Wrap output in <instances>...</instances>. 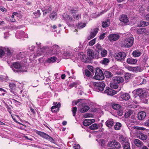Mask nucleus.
I'll list each match as a JSON object with an SVG mask.
<instances>
[{"mask_svg": "<svg viewBox=\"0 0 149 149\" xmlns=\"http://www.w3.org/2000/svg\"><path fill=\"white\" fill-rule=\"evenodd\" d=\"M93 90L97 92L103 91L105 86V84L103 81L94 82L93 83Z\"/></svg>", "mask_w": 149, "mask_h": 149, "instance_id": "nucleus-1", "label": "nucleus"}, {"mask_svg": "<svg viewBox=\"0 0 149 149\" xmlns=\"http://www.w3.org/2000/svg\"><path fill=\"white\" fill-rule=\"evenodd\" d=\"M132 93L136 96H139L141 97L145 98L147 95L146 91L142 88H139L134 90Z\"/></svg>", "mask_w": 149, "mask_h": 149, "instance_id": "nucleus-2", "label": "nucleus"}, {"mask_svg": "<svg viewBox=\"0 0 149 149\" xmlns=\"http://www.w3.org/2000/svg\"><path fill=\"white\" fill-rule=\"evenodd\" d=\"M99 51H96V52H94L92 49H88L87 50V55L89 59H97L99 58Z\"/></svg>", "mask_w": 149, "mask_h": 149, "instance_id": "nucleus-3", "label": "nucleus"}, {"mask_svg": "<svg viewBox=\"0 0 149 149\" xmlns=\"http://www.w3.org/2000/svg\"><path fill=\"white\" fill-rule=\"evenodd\" d=\"M94 79L98 80H102L104 79V77L102 70L99 68H97L95 70Z\"/></svg>", "mask_w": 149, "mask_h": 149, "instance_id": "nucleus-4", "label": "nucleus"}, {"mask_svg": "<svg viewBox=\"0 0 149 149\" xmlns=\"http://www.w3.org/2000/svg\"><path fill=\"white\" fill-rule=\"evenodd\" d=\"M107 146L108 147H112L108 149H118L121 147L120 144L115 140H112L109 142Z\"/></svg>", "mask_w": 149, "mask_h": 149, "instance_id": "nucleus-5", "label": "nucleus"}, {"mask_svg": "<svg viewBox=\"0 0 149 149\" xmlns=\"http://www.w3.org/2000/svg\"><path fill=\"white\" fill-rule=\"evenodd\" d=\"M126 57V54L125 52H120L116 53L115 55V59L118 61H123Z\"/></svg>", "mask_w": 149, "mask_h": 149, "instance_id": "nucleus-6", "label": "nucleus"}, {"mask_svg": "<svg viewBox=\"0 0 149 149\" xmlns=\"http://www.w3.org/2000/svg\"><path fill=\"white\" fill-rule=\"evenodd\" d=\"M134 38L130 37L126 38L124 41V45L126 47H129L131 46L133 44Z\"/></svg>", "mask_w": 149, "mask_h": 149, "instance_id": "nucleus-7", "label": "nucleus"}, {"mask_svg": "<svg viewBox=\"0 0 149 149\" xmlns=\"http://www.w3.org/2000/svg\"><path fill=\"white\" fill-rule=\"evenodd\" d=\"M79 105L81 106L79 111L81 113L87 111L90 109L89 107L86 105V103H80Z\"/></svg>", "mask_w": 149, "mask_h": 149, "instance_id": "nucleus-8", "label": "nucleus"}, {"mask_svg": "<svg viewBox=\"0 0 149 149\" xmlns=\"http://www.w3.org/2000/svg\"><path fill=\"white\" fill-rule=\"evenodd\" d=\"M113 82L115 84H118L123 83L124 80L122 77L120 76H116L113 78Z\"/></svg>", "mask_w": 149, "mask_h": 149, "instance_id": "nucleus-9", "label": "nucleus"}, {"mask_svg": "<svg viewBox=\"0 0 149 149\" xmlns=\"http://www.w3.org/2000/svg\"><path fill=\"white\" fill-rule=\"evenodd\" d=\"M98 30L99 29L98 28H95L91 29L90 34L87 37V39L90 40L93 38L97 33Z\"/></svg>", "mask_w": 149, "mask_h": 149, "instance_id": "nucleus-10", "label": "nucleus"}, {"mask_svg": "<svg viewBox=\"0 0 149 149\" xmlns=\"http://www.w3.org/2000/svg\"><path fill=\"white\" fill-rule=\"evenodd\" d=\"M70 13L73 16L74 18L78 20L81 18V14L77 13V10L74 9H71Z\"/></svg>", "mask_w": 149, "mask_h": 149, "instance_id": "nucleus-11", "label": "nucleus"}, {"mask_svg": "<svg viewBox=\"0 0 149 149\" xmlns=\"http://www.w3.org/2000/svg\"><path fill=\"white\" fill-rule=\"evenodd\" d=\"M119 38L120 36L118 34H111L109 35L108 39L110 41H114L117 40Z\"/></svg>", "mask_w": 149, "mask_h": 149, "instance_id": "nucleus-12", "label": "nucleus"}, {"mask_svg": "<svg viewBox=\"0 0 149 149\" xmlns=\"http://www.w3.org/2000/svg\"><path fill=\"white\" fill-rule=\"evenodd\" d=\"M13 66L14 68L19 70V71L22 72H24L25 70H22V65L21 64L19 63L16 62L13 63Z\"/></svg>", "mask_w": 149, "mask_h": 149, "instance_id": "nucleus-13", "label": "nucleus"}, {"mask_svg": "<svg viewBox=\"0 0 149 149\" xmlns=\"http://www.w3.org/2000/svg\"><path fill=\"white\" fill-rule=\"evenodd\" d=\"M137 84L138 85L145 84L146 83V80L143 77L139 76L136 78Z\"/></svg>", "mask_w": 149, "mask_h": 149, "instance_id": "nucleus-14", "label": "nucleus"}, {"mask_svg": "<svg viewBox=\"0 0 149 149\" xmlns=\"http://www.w3.org/2000/svg\"><path fill=\"white\" fill-rule=\"evenodd\" d=\"M104 92L108 95H112L116 94L117 93V91L111 89L108 87H107Z\"/></svg>", "mask_w": 149, "mask_h": 149, "instance_id": "nucleus-15", "label": "nucleus"}, {"mask_svg": "<svg viewBox=\"0 0 149 149\" xmlns=\"http://www.w3.org/2000/svg\"><path fill=\"white\" fill-rule=\"evenodd\" d=\"M130 97V94L128 93H124L121 94L120 98L123 100L127 101L129 100Z\"/></svg>", "mask_w": 149, "mask_h": 149, "instance_id": "nucleus-16", "label": "nucleus"}, {"mask_svg": "<svg viewBox=\"0 0 149 149\" xmlns=\"http://www.w3.org/2000/svg\"><path fill=\"white\" fill-rule=\"evenodd\" d=\"M20 34L21 35H23V38H27L28 37V35L27 34L25 33V32L23 31H21L19 32L17 31L16 33L15 36L18 39L20 38V37L22 36H19V34Z\"/></svg>", "mask_w": 149, "mask_h": 149, "instance_id": "nucleus-17", "label": "nucleus"}, {"mask_svg": "<svg viewBox=\"0 0 149 149\" xmlns=\"http://www.w3.org/2000/svg\"><path fill=\"white\" fill-rule=\"evenodd\" d=\"M146 116V113L143 111L139 112L138 114V118L139 120H141L143 119Z\"/></svg>", "mask_w": 149, "mask_h": 149, "instance_id": "nucleus-18", "label": "nucleus"}, {"mask_svg": "<svg viewBox=\"0 0 149 149\" xmlns=\"http://www.w3.org/2000/svg\"><path fill=\"white\" fill-rule=\"evenodd\" d=\"M119 19L120 21L124 23H127L129 22L128 18L125 15H123L120 17Z\"/></svg>", "mask_w": 149, "mask_h": 149, "instance_id": "nucleus-19", "label": "nucleus"}, {"mask_svg": "<svg viewBox=\"0 0 149 149\" xmlns=\"http://www.w3.org/2000/svg\"><path fill=\"white\" fill-rule=\"evenodd\" d=\"M36 132L37 134L46 139H47L48 137H49V135L43 132L38 130H36Z\"/></svg>", "mask_w": 149, "mask_h": 149, "instance_id": "nucleus-20", "label": "nucleus"}, {"mask_svg": "<svg viewBox=\"0 0 149 149\" xmlns=\"http://www.w3.org/2000/svg\"><path fill=\"white\" fill-rule=\"evenodd\" d=\"M137 61L136 59L130 58L127 59L126 62L127 63L130 64H135L137 63Z\"/></svg>", "mask_w": 149, "mask_h": 149, "instance_id": "nucleus-21", "label": "nucleus"}, {"mask_svg": "<svg viewBox=\"0 0 149 149\" xmlns=\"http://www.w3.org/2000/svg\"><path fill=\"white\" fill-rule=\"evenodd\" d=\"M62 16L64 19L67 22H69L72 21V18L69 17L67 14L64 13Z\"/></svg>", "mask_w": 149, "mask_h": 149, "instance_id": "nucleus-22", "label": "nucleus"}, {"mask_svg": "<svg viewBox=\"0 0 149 149\" xmlns=\"http://www.w3.org/2000/svg\"><path fill=\"white\" fill-rule=\"evenodd\" d=\"M137 136L138 138L142 140H145L147 138V136L146 135L142 133H137Z\"/></svg>", "mask_w": 149, "mask_h": 149, "instance_id": "nucleus-23", "label": "nucleus"}, {"mask_svg": "<svg viewBox=\"0 0 149 149\" xmlns=\"http://www.w3.org/2000/svg\"><path fill=\"white\" fill-rule=\"evenodd\" d=\"M42 11L43 12L44 15H45L46 14L49 13V12L52 10V8L51 7H48L46 6L44 8L42 9Z\"/></svg>", "mask_w": 149, "mask_h": 149, "instance_id": "nucleus-24", "label": "nucleus"}, {"mask_svg": "<svg viewBox=\"0 0 149 149\" xmlns=\"http://www.w3.org/2000/svg\"><path fill=\"white\" fill-rule=\"evenodd\" d=\"M134 142L136 146L138 147H140L143 144L141 141L137 139H135L134 140Z\"/></svg>", "mask_w": 149, "mask_h": 149, "instance_id": "nucleus-25", "label": "nucleus"}, {"mask_svg": "<svg viewBox=\"0 0 149 149\" xmlns=\"http://www.w3.org/2000/svg\"><path fill=\"white\" fill-rule=\"evenodd\" d=\"M110 24V21L109 19L104 21L102 23V26L103 27L105 28L109 26Z\"/></svg>", "mask_w": 149, "mask_h": 149, "instance_id": "nucleus-26", "label": "nucleus"}, {"mask_svg": "<svg viewBox=\"0 0 149 149\" xmlns=\"http://www.w3.org/2000/svg\"><path fill=\"white\" fill-rule=\"evenodd\" d=\"M107 126L109 128L111 127L113 125V121L112 119H110L108 120L105 123Z\"/></svg>", "mask_w": 149, "mask_h": 149, "instance_id": "nucleus-27", "label": "nucleus"}, {"mask_svg": "<svg viewBox=\"0 0 149 149\" xmlns=\"http://www.w3.org/2000/svg\"><path fill=\"white\" fill-rule=\"evenodd\" d=\"M57 59L56 57L53 56L48 58L46 61V62L48 63H53L55 62Z\"/></svg>", "mask_w": 149, "mask_h": 149, "instance_id": "nucleus-28", "label": "nucleus"}, {"mask_svg": "<svg viewBox=\"0 0 149 149\" xmlns=\"http://www.w3.org/2000/svg\"><path fill=\"white\" fill-rule=\"evenodd\" d=\"M128 127L129 129V130L130 131H132V129L133 128H134L135 129L141 130H145V128L144 127H140L138 126H134V127H130L129 126H128Z\"/></svg>", "mask_w": 149, "mask_h": 149, "instance_id": "nucleus-29", "label": "nucleus"}, {"mask_svg": "<svg viewBox=\"0 0 149 149\" xmlns=\"http://www.w3.org/2000/svg\"><path fill=\"white\" fill-rule=\"evenodd\" d=\"M79 56L81 61H82L86 62L87 61V58L86 55H84L83 53L80 54Z\"/></svg>", "mask_w": 149, "mask_h": 149, "instance_id": "nucleus-30", "label": "nucleus"}, {"mask_svg": "<svg viewBox=\"0 0 149 149\" xmlns=\"http://www.w3.org/2000/svg\"><path fill=\"white\" fill-rule=\"evenodd\" d=\"M99 126L96 123H94L91 125L89 127V128L92 130H94L98 129L99 127Z\"/></svg>", "mask_w": 149, "mask_h": 149, "instance_id": "nucleus-31", "label": "nucleus"}, {"mask_svg": "<svg viewBox=\"0 0 149 149\" xmlns=\"http://www.w3.org/2000/svg\"><path fill=\"white\" fill-rule=\"evenodd\" d=\"M83 124L85 126H88L91 124V121L90 119H85L83 122Z\"/></svg>", "mask_w": 149, "mask_h": 149, "instance_id": "nucleus-32", "label": "nucleus"}, {"mask_svg": "<svg viewBox=\"0 0 149 149\" xmlns=\"http://www.w3.org/2000/svg\"><path fill=\"white\" fill-rule=\"evenodd\" d=\"M86 25V24L85 23L80 22L78 24L77 26L78 29H81L85 27Z\"/></svg>", "mask_w": 149, "mask_h": 149, "instance_id": "nucleus-33", "label": "nucleus"}, {"mask_svg": "<svg viewBox=\"0 0 149 149\" xmlns=\"http://www.w3.org/2000/svg\"><path fill=\"white\" fill-rule=\"evenodd\" d=\"M133 56L135 57H138L141 55V52L138 50L134 51L132 53Z\"/></svg>", "mask_w": 149, "mask_h": 149, "instance_id": "nucleus-34", "label": "nucleus"}, {"mask_svg": "<svg viewBox=\"0 0 149 149\" xmlns=\"http://www.w3.org/2000/svg\"><path fill=\"white\" fill-rule=\"evenodd\" d=\"M104 74L106 77L107 78H110L112 76V74L108 71H105Z\"/></svg>", "mask_w": 149, "mask_h": 149, "instance_id": "nucleus-35", "label": "nucleus"}, {"mask_svg": "<svg viewBox=\"0 0 149 149\" xmlns=\"http://www.w3.org/2000/svg\"><path fill=\"white\" fill-rule=\"evenodd\" d=\"M122 126V125L119 122H117L114 126V128L116 130L120 129Z\"/></svg>", "mask_w": 149, "mask_h": 149, "instance_id": "nucleus-36", "label": "nucleus"}, {"mask_svg": "<svg viewBox=\"0 0 149 149\" xmlns=\"http://www.w3.org/2000/svg\"><path fill=\"white\" fill-rule=\"evenodd\" d=\"M133 111L131 110H130L127 111L125 112V118L129 117L133 113Z\"/></svg>", "mask_w": 149, "mask_h": 149, "instance_id": "nucleus-37", "label": "nucleus"}, {"mask_svg": "<svg viewBox=\"0 0 149 149\" xmlns=\"http://www.w3.org/2000/svg\"><path fill=\"white\" fill-rule=\"evenodd\" d=\"M148 24V23L147 22H146L143 21H141L140 22V27H144L147 26Z\"/></svg>", "mask_w": 149, "mask_h": 149, "instance_id": "nucleus-38", "label": "nucleus"}, {"mask_svg": "<svg viewBox=\"0 0 149 149\" xmlns=\"http://www.w3.org/2000/svg\"><path fill=\"white\" fill-rule=\"evenodd\" d=\"M96 140L98 142L99 144L101 145V146H104L105 143V141L104 139H101L99 140H98L97 139H96Z\"/></svg>", "mask_w": 149, "mask_h": 149, "instance_id": "nucleus-39", "label": "nucleus"}, {"mask_svg": "<svg viewBox=\"0 0 149 149\" xmlns=\"http://www.w3.org/2000/svg\"><path fill=\"white\" fill-rule=\"evenodd\" d=\"M60 108L59 104L58 105L57 107H56L55 106H53L51 108V110L52 112H54L58 110Z\"/></svg>", "mask_w": 149, "mask_h": 149, "instance_id": "nucleus-40", "label": "nucleus"}, {"mask_svg": "<svg viewBox=\"0 0 149 149\" xmlns=\"http://www.w3.org/2000/svg\"><path fill=\"white\" fill-rule=\"evenodd\" d=\"M112 107L115 110H119L121 107V106L118 104H114L112 105Z\"/></svg>", "mask_w": 149, "mask_h": 149, "instance_id": "nucleus-41", "label": "nucleus"}, {"mask_svg": "<svg viewBox=\"0 0 149 149\" xmlns=\"http://www.w3.org/2000/svg\"><path fill=\"white\" fill-rule=\"evenodd\" d=\"M123 145L124 149H130V143L126 141Z\"/></svg>", "mask_w": 149, "mask_h": 149, "instance_id": "nucleus-42", "label": "nucleus"}, {"mask_svg": "<svg viewBox=\"0 0 149 149\" xmlns=\"http://www.w3.org/2000/svg\"><path fill=\"white\" fill-rule=\"evenodd\" d=\"M56 17V14L55 12H53L50 15V17L52 19H55Z\"/></svg>", "mask_w": 149, "mask_h": 149, "instance_id": "nucleus-43", "label": "nucleus"}, {"mask_svg": "<svg viewBox=\"0 0 149 149\" xmlns=\"http://www.w3.org/2000/svg\"><path fill=\"white\" fill-rule=\"evenodd\" d=\"M70 52L68 51H66L64 53H63V54L64 56L66 57L65 58H68L70 57Z\"/></svg>", "mask_w": 149, "mask_h": 149, "instance_id": "nucleus-44", "label": "nucleus"}, {"mask_svg": "<svg viewBox=\"0 0 149 149\" xmlns=\"http://www.w3.org/2000/svg\"><path fill=\"white\" fill-rule=\"evenodd\" d=\"M33 14L35 16V17L38 18L39 17L40 15V13L39 10H37V11L33 13Z\"/></svg>", "mask_w": 149, "mask_h": 149, "instance_id": "nucleus-45", "label": "nucleus"}, {"mask_svg": "<svg viewBox=\"0 0 149 149\" xmlns=\"http://www.w3.org/2000/svg\"><path fill=\"white\" fill-rule=\"evenodd\" d=\"M109 62V60L107 58H104L103 60L101 61V63L104 65H107Z\"/></svg>", "mask_w": 149, "mask_h": 149, "instance_id": "nucleus-46", "label": "nucleus"}, {"mask_svg": "<svg viewBox=\"0 0 149 149\" xmlns=\"http://www.w3.org/2000/svg\"><path fill=\"white\" fill-rule=\"evenodd\" d=\"M141 68L139 66L134 67V72H141L142 71Z\"/></svg>", "mask_w": 149, "mask_h": 149, "instance_id": "nucleus-47", "label": "nucleus"}, {"mask_svg": "<svg viewBox=\"0 0 149 149\" xmlns=\"http://www.w3.org/2000/svg\"><path fill=\"white\" fill-rule=\"evenodd\" d=\"M107 51L105 49L103 50L101 52V56L102 57H105L107 54Z\"/></svg>", "mask_w": 149, "mask_h": 149, "instance_id": "nucleus-48", "label": "nucleus"}, {"mask_svg": "<svg viewBox=\"0 0 149 149\" xmlns=\"http://www.w3.org/2000/svg\"><path fill=\"white\" fill-rule=\"evenodd\" d=\"M95 48H96L97 49L99 50H101L102 49V47L101 45L97 43L96 44L95 46Z\"/></svg>", "mask_w": 149, "mask_h": 149, "instance_id": "nucleus-49", "label": "nucleus"}, {"mask_svg": "<svg viewBox=\"0 0 149 149\" xmlns=\"http://www.w3.org/2000/svg\"><path fill=\"white\" fill-rule=\"evenodd\" d=\"M96 40V38H94L89 42L88 45L91 46L93 45L95 43Z\"/></svg>", "mask_w": 149, "mask_h": 149, "instance_id": "nucleus-50", "label": "nucleus"}, {"mask_svg": "<svg viewBox=\"0 0 149 149\" xmlns=\"http://www.w3.org/2000/svg\"><path fill=\"white\" fill-rule=\"evenodd\" d=\"M41 49L38 48V50L37 52V55H34L33 57H36L37 56H40L42 55L43 52H40L41 50Z\"/></svg>", "mask_w": 149, "mask_h": 149, "instance_id": "nucleus-51", "label": "nucleus"}, {"mask_svg": "<svg viewBox=\"0 0 149 149\" xmlns=\"http://www.w3.org/2000/svg\"><path fill=\"white\" fill-rule=\"evenodd\" d=\"M145 30L146 29L144 28H141L138 30L137 32L139 34H142L145 31Z\"/></svg>", "mask_w": 149, "mask_h": 149, "instance_id": "nucleus-52", "label": "nucleus"}, {"mask_svg": "<svg viewBox=\"0 0 149 149\" xmlns=\"http://www.w3.org/2000/svg\"><path fill=\"white\" fill-rule=\"evenodd\" d=\"M4 51H5L7 52V55H10L11 54V52L10 49L7 47H4L3 48Z\"/></svg>", "mask_w": 149, "mask_h": 149, "instance_id": "nucleus-53", "label": "nucleus"}, {"mask_svg": "<svg viewBox=\"0 0 149 149\" xmlns=\"http://www.w3.org/2000/svg\"><path fill=\"white\" fill-rule=\"evenodd\" d=\"M125 68L129 71L134 72V67L130 66H126L125 67Z\"/></svg>", "mask_w": 149, "mask_h": 149, "instance_id": "nucleus-54", "label": "nucleus"}, {"mask_svg": "<svg viewBox=\"0 0 149 149\" xmlns=\"http://www.w3.org/2000/svg\"><path fill=\"white\" fill-rule=\"evenodd\" d=\"M9 86L11 90H14L15 89V84L13 83H10L9 84Z\"/></svg>", "mask_w": 149, "mask_h": 149, "instance_id": "nucleus-55", "label": "nucleus"}, {"mask_svg": "<svg viewBox=\"0 0 149 149\" xmlns=\"http://www.w3.org/2000/svg\"><path fill=\"white\" fill-rule=\"evenodd\" d=\"M131 77L130 74L129 73H126L124 75V77L125 80H127L129 79Z\"/></svg>", "mask_w": 149, "mask_h": 149, "instance_id": "nucleus-56", "label": "nucleus"}, {"mask_svg": "<svg viewBox=\"0 0 149 149\" xmlns=\"http://www.w3.org/2000/svg\"><path fill=\"white\" fill-rule=\"evenodd\" d=\"M27 93V91L25 89L21 90L20 91V93L22 95V96H26V93Z\"/></svg>", "mask_w": 149, "mask_h": 149, "instance_id": "nucleus-57", "label": "nucleus"}, {"mask_svg": "<svg viewBox=\"0 0 149 149\" xmlns=\"http://www.w3.org/2000/svg\"><path fill=\"white\" fill-rule=\"evenodd\" d=\"M125 138L122 136H120L119 138L120 141L122 142V143H123V144L126 141H125Z\"/></svg>", "mask_w": 149, "mask_h": 149, "instance_id": "nucleus-58", "label": "nucleus"}, {"mask_svg": "<svg viewBox=\"0 0 149 149\" xmlns=\"http://www.w3.org/2000/svg\"><path fill=\"white\" fill-rule=\"evenodd\" d=\"M92 116V115L89 113H86L84 114L83 115V116L85 118L91 117Z\"/></svg>", "mask_w": 149, "mask_h": 149, "instance_id": "nucleus-59", "label": "nucleus"}, {"mask_svg": "<svg viewBox=\"0 0 149 149\" xmlns=\"http://www.w3.org/2000/svg\"><path fill=\"white\" fill-rule=\"evenodd\" d=\"M85 74L86 76L88 77H89L91 75V73L90 71L88 70H85Z\"/></svg>", "mask_w": 149, "mask_h": 149, "instance_id": "nucleus-60", "label": "nucleus"}, {"mask_svg": "<svg viewBox=\"0 0 149 149\" xmlns=\"http://www.w3.org/2000/svg\"><path fill=\"white\" fill-rule=\"evenodd\" d=\"M47 139L49 140L52 143H53L54 144L55 143V142H54V140L53 138H52L49 135V137H48Z\"/></svg>", "mask_w": 149, "mask_h": 149, "instance_id": "nucleus-61", "label": "nucleus"}, {"mask_svg": "<svg viewBox=\"0 0 149 149\" xmlns=\"http://www.w3.org/2000/svg\"><path fill=\"white\" fill-rule=\"evenodd\" d=\"M77 108L76 107H74L72 108V111L73 113V116H75L77 111Z\"/></svg>", "mask_w": 149, "mask_h": 149, "instance_id": "nucleus-62", "label": "nucleus"}, {"mask_svg": "<svg viewBox=\"0 0 149 149\" xmlns=\"http://www.w3.org/2000/svg\"><path fill=\"white\" fill-rule=\"evenodd\" d=\"M4 54V51L3 48H0V57L3 56Z\"/></svg>", "mask_w": 149, "mask_h": 149, "instance_id": "nucleus-63", "label": "nucleus"}, {"mask_svg": "<svg viewBox=\"0 0 149 149\" xmlns=\"http://www.w3.org/2000/svg\"><path fill=\"white\" fill-rule=\"evenodd\" d=\"M22 53L20 52L18 54L17 56V58L18 59H20L21 58H23V56L22 55Z\"/></svg>", "mask_w": 149, "mask_h": 149, "instance_id": "nucleus-64", "label": "nucleus"}]
</instances>
